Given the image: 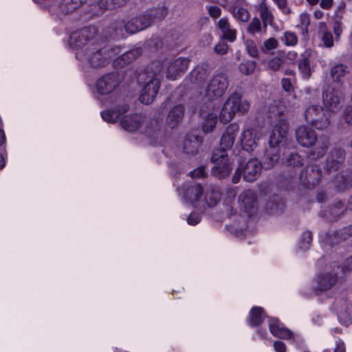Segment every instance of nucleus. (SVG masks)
<instances>
[{"mask_svg": "<svg viewBox=\"0 0 352 352\" xmlns=\"http://www.w3.org/2000/svg\"><path fill=\"white\" fill-rule=\"evenodd\" d=\"M240 131V126L236 123H232L228 125L221 139V147L223 149L222 151H225L226 150L230 149L235 142L236 137L239 134Z\"/></svg>", "mask_w": 352, "mask_h": 352, "instance_id": "nucleus-17", "label": "nucleus"}, {"mask_svg": "<svg viewBox=\"0 0 352 352\" xmlns=\"http://www.w3.org/2000/svg\"><path fill=\"white\" fill-rule=\"evenodd\" d=\"M201 140L196 135H188L184 141L183 150L186 153L194 154L197 151Z\"/></svg>", "mask_w": 352, "mask_h": 352, "instance_id": "nucleus-25", "label": "nucleus"}, {"mask_svg": "<svg viewBox=\"0 0 352 352\" xmlns=\"http://www.w3.org/2000/svg\"><path fill=\"white\" fill-rule=\"evenodd\" d=\"M343 119L348 124H352V104L348 105L343 114Z\"/></svg>", "mask_w": 352, "mask_h": 352, "instance_id": "nucleus-51", "label": "nucleus"}, {"mask_svg": "<svg viewBox=\"0 0 352 352\" xmlns=\"http://www.w3.org/2000/svg\"><path fill=\"white\" fill-rule=\"evenodd\" d=\"M94 26L85 28L80 31L72 33L68 41V46L75 52L76 58L87 67L103 66L108 60L113 58L118 54V49H101L91 42L96 34Z\"/></svg>", "mask_w": 352, "mask_h": 352, "instance_id": "nucleus-1", "label": "nucleus"}, {"mask_svg": "<svg viewBox=\"0 0 352 352\" xmlns=\"http://www.w3.org/2000/svg\"><path fill=\"white\" fill-rule=\"evenodd\" d=\"M221 199V192L217 188H212L205 196V202L209 207L215 206Z\"/></svg>", "mask_w": 352, "mask_h": 352, "instance_id": "nucleus-33", "label": "nucleus"}, {"mask_svg": "<svg viewBox=\"0 0 352 352\" xmlns=\"http://www.w3.org/2000/svg\"><path fill=\"white\" fill-rule=\"evenodd\" d=\"M151 69L153 73L152 75L144 73L140 74L138 77V83L141 87L140 101L145 104L153 102L160 87V82L157 76L162 70L161 63H153Z\"/></svg>", "mask_w": 352, "mask_h": 352, "instance_id": "nucleus-4", "label": "nucleus"}, {"mask_svg": "<svg viewBox=\"0 0 352 352\" xmlns=\"http://www.w3.org/2000/svg\"><path fill=\"white\" fill-rule=\"evenodd\" d=\"M129 0H100L99 7L102 10H112L125 5Z\"/></svg>", "mask_w": 352, "mask_h": 352, "instance_id": "nucleus-34", "label": "nucleus"}, {"mask_svg": "<svg viewBox=\"0 0 352 352\" xmlns=\"http://www.w3.org/2000/svg\"><path fill=\"white\" fill-rule=\"evenodd\" d=\"M274 348L276 352H285L286 346L282 341H275L274 342Z\"/></svg>", "mask_w": 352, "mask_h": 352, "instance_id": "nucleus-57", "label": "nucleus"}, {"mask_svg": "<svg viewBox=\"0 0 352 352\" xmlns=\"http://www.w3.org/2000/svg\"><path fill=\"white\" fill-rule=\"evenodd\" d=\"M209 14L213 18H218L221 14V9L217 6H211L208 7Z\"/></svg>", "mask_w": 352, "mask_h": 352, "instance_id": "nucleus-55", "label": "nucleus"}, {"mask_svg": "<svg viewBox=\"0 0 352 352\" xmlns=\"http://www.w3.org/2000/svg\"><path fill=\"white\" fill-rule=\"evenodd\" d=\"M345 351L344 342L338 340L336 342V346L334 348L324 349L322 352H345Z\"/></svg>", "mask_w": 352, "mask_h": 352, "instance_id": "nucleus-48", "label": "nucleus"}, {"mask_svg": "<svg viewBox=\"0 0 352 352\" xmlns=\"http://www.w3.org/2000/svg\"><path fill=\"white\" fill-rule=\"evenodd\" d=\"M262 168V163L256 158L250 160L245 164L241 163L239 166V170L243 172L244 179L249 182H254L258 177Z\"/></svg>", "mask_w": 352, "mask_h": 352, "instance_id": "nucleus-13", "label": "nucleus"}, {"mask_svg": "<svg viewBox=\"0 0 352 352\" xmlns=\"http://www.w3.org/2000/svg\"><path fill=\"white\" fill-rule=\"evenodd\" d=\"M269 329L271 333L278 338L289 339L292 338V332L277 318H272L269 320Z\"/></svg>", "mask_w": 352, "mask_h": 352, "instance_id": "nucleus-19", "label": "nucleus"}, {"mask_svg": "<svg viewBox=\"0 0 352 352\" xmlns=\"http://www.w3.org/2000/svg\"><path fill=\"white\" fill-rule=\"evenodd\" d=\"M265 317L263 309L256 306L250 309L247 321L250 327H257L263 322Z\"/></svg>", "mask_w": 352, "mask_h": 352, "instance_id": "nucleus-23", "label": "nucleus"}, {"mask_svg": "<svg viewBox=\"0 0 352 352\" xmlns=\"http://www.w3.org/2000/svg\"><path fill=\"white\" fill-rule=\"evenodd\" d=\"M250 109V104L237 93H232L224 102L220 113L219 120L223 124L231 121L236 113L242 115Z\"/></svg>", "mask_w": 352, "mask_h": 352, "instance_id": "nucleus-5", "label": "nucleus"}, {"mask_svg": "<svg viewBox=\"0 0 352 352\" xmlns=\"http://www.w3.org/2000/svg\"><path fill=\"white\" fill-rule=\"evenodd\" d=\"M241 173H243V172H241V170H239V168H238L236 171L235 175L232 177L233 183L237 184L239 182Z\"/></svg>", "mask_w": 352, "mask_h": 352, "instance_id": "nucleus-61", "label": "nucleus"}, {"mask_svg": "<svg viewBox=\"0 0 352 352\" xmlns=\"http://www.w3.org/2000/svg\"><path fill=\"white\" fill-rule=\"evenodd\" d=\"M260 16L262 19L263 25L266 27L272 23L274 16L272 12L269 10L266 5L265 0H262L258 7Z\"/></svg>", "mask_w": 352, "mask_h": 352, "instance_id": "nucleus-31", "label": "nucleus"}, {"mask_svg": "<svg viewBox=\"0 0 352 352\" xmlns=\"http://www.w3.org/2000/svg\"><path fill=\"white\" fill-rule=\"evenodd\" d=\"M139 15L132 18L125 24V30L128 33L134 34L145 29V24L142 23Z\"/></svg>", "mask_w": 352, "mask_h": 352, "instance_id": "nucleus-30", "label": "nucleus"}, {"mask_svg": "<svg viewBox=\"0 0 352 352\" xmlns=\"http://www.w3.org/2000/svg\"><path fill=\"white\" fill-rule=\"evenodd\" d=\"M284 63L283 58L280 56H275L270 59L267 63V67L272 71H278Z\"/></svg>", "mask_w": 352, "mask_h": 352, "instance_id": "nucleus-41", "label": "nucleus"}, {"mask_svg": "<svg viewBox=\"0 0 352 352\" xmlns=\"http://www.w3.org/2000/svg\"><path fill=\"white\" fill-rule=\"evenodd\" d=\"M333 30L336 36V41H338L342 32V23L340 21H336L333 23Z\"/></svg>", "mask_w": 352, "mask_h": 352, "instance_id": "nucleus-54", "label": "nucleus"}, {"mask_svg": "<svg viewBox=\"0 0 352 352\" xmlns=\"http://www.w3.org/2000/svg\"><path fill=\"white\" fill-rule=\"evenodd\" d=\"M346 267L349 270H352V258L347 260Z\"/></svg>", "mask_w": 352, "mask_h": 352, "instance_id": "nucleus-64", "label": "nucleus"}, {"mask_svg": "<svg viewBox=\"0 0 352 352\" xmlns=\"http://www.w3.org/2000/svg\"><path fill=\"white\" fill-rule=\"evenodd\" d=\"M248 31L252 34L261 31V23L258 18H253L248 25Z\"/></svg>", "mask_w": 352, "mask_h": 352, "instance_id": "nucleus-43", "label": "nucleus"}, {"mask_svg": "<svg viewBox=\"0 0 352 352\" xmlns=\"http://www.w3.org/2000/svg\"><path fill=\"white\" fill-rule=\"evenodd\" d=\"M314 14V16L318 19H321L323 16V12L319 10H316Z\"/></svg>", "mask_w": 352, "mask_h": 352, "instance_id": "nucleus-63", "label": "nucleus"}, {"mask_svg": "<svg viewBox=\"0 0 352 352\" xmlns=\"http://www.w3.org/2000/svg\"><path fill=\"white\" fill-rule=\"evenodd\" d=\"M296 138L297 142L305 147L313 146L316 140L317 135L313 129L307 126H300L296 131Z\"/></svg>", "mask_w": 352, "mask_h": 352, "instance_id": "nucleus-16", "label": "nucleus"}, {"mask_svg": "<svg viewBox=\"0 0 352 352\" xmlns=\"http://www.w3.org/2000/svg\"><path fill=\"white\" fill-rule=\"evenodd\" d=\"M286 108L283 106H273L270 108L269 118L270 124L274 128L270 138V148L267 150L265 164L267 168H272L280 159L281 153L286 150L287 133L289 129L285 119Z\"/></svg>", "mask_w": 352, "mask_h": 352, "instance_id": "nucleus-2", "label": "nucleus"}, {"mask_svg": "<svg viewBox=\"0 0 352 352\" xmlns=\"http://www.w3.org/2000/svg\"><path fill=\"white\" fill-rule=\"evenodd\" d=\"M120 83V77L116 73H110L102 76L96 82L91 91L96 98L100 96L112 92Z\"/></svg>", "mask_w": 352, "mask_h": 352, "instance_id": "nucleus-7", "label": "nucleus"}, {"mask_svg": "<svg viewBox=\"0 0 352 352\" xmlns=\"http://www.w3.org/2000/svg\"><path fill=\"white\" fill-rule=\"evenodd\" d=\"M333 0H321L320 6L323 9H329L333 6Z\"/></svg>", "mask_w": 352, "mask_h": 352, "instance_id": "nucleus-60", "label": "nucleus"}, {"mask_svg": "<svg viewBox=\"0 0 352 352\" xmlns=\"http://www.w3.org/2000/svg\"><path fill=\"white\" fill-rule=\"evenodd\" d=\"M322 44L326 47H331L333 45V38L332 34L329 32H324L321 37Z\"/></svg>", "mask_w": 352, "mask_h": 352, "instance_id": "nucleus-46", "label": "nucleus"}, {"mask_svg": "<svg viewBox=\"0 0 352 352\" xmlns=\"http://www.w3.org/2000/svg\"><path fill=\"white\" fill-rule=\"evenodd\" d=\"M256 195L250 190L243 192L239 197V204L241 210L248 212L249 209L253 208L255 205Z\"/></svg>", "mask_w": 352, "mask_h": 352, "instance_id": "nucleus-21", "label": "nucleus"}, {"mask_svg": "<svg viewBox=\"0 0 352 352\" xmlns=\"http://www.w3.org/2000/svg\"><path fill=\"white\" fill-rule=\"evenodd\" d=\"M177 190L186 204H190L194 207L199 206V198L203 192L200 184L190 182L184 184Z\"/></svg>", "mask_w": 352, "mask_h": 352, "instance_id": "nucleus-9", "label": "nucleus"}, {"mask_svg": "<svg viewBox=\"0 0 352 352\" xmlns=\"http://www.w3.org/2000/svg\"><path fill=\"white\" fill-rule=\"evenodd\" d=\"M312 241V234L309 231L303 232L300 237L299 247L302 250H306L309 248V245Z\"/></svg>", "mask_w": 352, "mask_h": 352, "instance_id": "nucleus-40", "label": "nucleus"}, {"mask_svg": "<svg viewBox=\"0 0 352 352\" xmlns=\"http://www.w3.org/2000/svg\"><path fill=\"white\" fill-rule=\"evenodd\" d=\"M338 270L333 272H324L320 274L316 280V289L326 291L330 289L337 282Z\"/></svg>", "mask_w": 352, "mask_h": 352, "instance_id": "nucleus-20", "label": "nucleus"}, {"mask_svg": "<svg viewBox=\"0 0 352 352\" xmlns=\"http://www.w3.org/2000/svg\"><path fill=\"white\" fill-rule=\"evenodd\" d=\"M283 13L287 14L290 13V10L287 7V0H272Z\"/></svg>", "mask_w": 352, "mask_h": 352, "instance_id": "nucleus-49", "label": "nucleus"}, {"mask_svg": "<svg viewBox=\"0 0 352 352\" xmlns=\"http://www.w3.org/2000/svg\"><path fill=\"white\" fill-rule=\"evenodd\" d=\"M168 14V8L164 5H159L157 7L147 10L145 12L139 15L142 23L145 24V29L152 23L162 21Z\"/></svg>", "mask_w": 352, "mask_h": 352, "instance_id": "nucleus-14", "label": "nucleus"}, {"mask_svg": "<svg viewBox=\"0 0 352 352\" xmlns=\"http://www.w3.org/2000/svg\"><path fill=\"white\" fill-rule=\"evenodd\" d=\"M219 28L223 33L225 39L233 42L236 39V30L231 29L228 20L225 18L221 19L218 22Z\"/></svg>", "mask_w": 352, "mask_h": 352, "instance_id": "nucleus-29", "label": "nucleus"}, {"mask_svg": "<svg viewBox=\"0 0 352 352\" xmlns=\"http://www.w3.org/2000/svg\"><path fill=\"white\" fill-rule=\"evenodd\" d=\"M329 147V143L328 141H326L325 142L322 143L320 148L318 151H316V154L318 157H322L324 155L326 151H327Z\"/></svg>", "mask_w": 352, "mask_h": 352, "instance_id": "nucleus-58", "label": "nucleus"}, {"mask_svg": "<svg viewBox=\"0 0 352 352\" xmlns=\"http://www.w3.org/2000/svg\"><path fill=\"white\" fill-rule=\"evenodd\" d=\"M245 48L248 53L252 57H257L258 55V49L255 43L253 41L248 40L245 43Z\"/></svg>", "mask_w": 352, "mask_h": 352, "instance_id": "nucleus-45", "label": "nucleus"}, {"mask_svg": "<svg viewBox=\"0 0 352 352\" xmlns=\"http://www.w3.org/2000/svg\"><path fill=\"white\" fill-rule=\"evenodd\" d=\"M305 118L307 123L318 130L326 129L330 124V120L324 109L316 104H311L307 108Z\"/></svg>", "mask_w": 352, "mask_h": 352, "instance_id": "nucleus-6", "label": "nucleus"}, {"mask_svg": "<svg viewBox=\"0 0 352 352\" xmlns=\"http://www.w3.org/2000/svg\"><path fill=\"white\" fill-rule=\"evenodd\" d=\"M201 221V216L195 212H192L187 218V223L190 226H196Z\"/></svg>", "mask_w": 352, "mask_h": 352, "instance_id": "nucleus-50", "label": "nucleus"}, {"mask_svg": "<svg viewBox=\"0 0 352 352\" xmlns=\"http://www.w3.org/2000/svg\"><path fill=\"white\" fill-rule=\"evenodd\" d=\"M334 308L340 323L345 326L352 324V304L347 299L337 300Z\"/></svg>", "mask_w": 352, "mask_h": 352, "instance_id": "nucleus-15", "label": "nucleus"}, {"mask_svg": "<svg viewBox=\"0 0 352 352\" xmlns=\"http://www.w3.org/2000/svg\"><path fill=\"white\" fill-rule=\"evenodd\" d=\"M208 76V72L204 65H197L190 74V80L195 85H200L204 82Z\"/></svg>", "mask_w": 352, "mask_h": 352, "instance_id": "nucleus-27", "label": "nucleus"}, {"mask_svg": "<svg viewBox=\"0 0 352 352\" xmlns=\"http://www.w3.org/2000/svg\"><path fill=\"white\" fill-rule=\"evenodd\" d=\"M303 160L297 153H292L287 160V166H298L303 164Z\"/></svg>", "mask_w": 352, "mask_h": 352, "instance_id": "nucleus-42", "label": "nucleus"}, {"mask_svg": "<svg viewBox=\"0 0 352 352\" xmlns=\"http://www.w3.org/2000/svg\"><path fill=\"white\" fill-rule=\"evenodd\" d=\"M228 85V80L226 75H215L208 85L206 90V96L210 100H216L224 94Z\"/></svg>", "mask_w": 352, "mask_h": 352, "instance_id": "nucleus-11", "label": "nucleus"}, {"mask_svg": "<svg viewBox=\"0 0 352 352\" xmlns=\"http://www.w3.org/2000/svg\"><path fill=\"white\" fill-rule=\"evenodd\" d=\"M349 72L347 66L343 64L334 65L331 70V76L334 82H342L343 78Z\"/></svg>", "mask_w": 352, "mask_h": 352, "instance_id": "nucleus-32", "label": "nucleus"}, {"mask_svg": "<svg viewBox=\"0 0 352 352\" xmlns=\"http://www.w3.org/2000/svg\"><path fill=\"white\" fill-rule=\"evenodd\" d=\"M322 102L327 111L336 113L342 107L343 94L338 90L328 88L323 91Z\"/></svg>", "mask_w": 352, "mask_h": 352, "instance_id": "nucleus-12", "label": "nucleus"}, {"mask_svg": "<svg viewBox=\"0 0 352 352\" xmlns=\"http://www.w3.org/2000/svg\"><path fill=\"white\" fill-rule=\"evenodd\" d=\"M190 59L187 57H177L168 60L165 69L166 77L170 80L179 78L188 69Z\"/></svg>", "mask_w": 352, "mask_h": 352, "instance_id": "nucleus-10", "label": "nucleus"}, {"mask_svg": "<svg viewBox=\"0 0 352 352\" xmlns=\"http://www.w3.org/2000/svg\"><path fill=\"white\" fill-rule=\"evenodd\" d=\"M340 232L333 234L330 235L329 234H325L324 235H320V241L324 245H329L333 246V244L338 243L340 242V239L344 240L346 239L345 236L340 237Z\"/></svg>", "mask_w": 352, "mask_h": 352, "instance_id": "nucleus-35", "label": "nucleus"}, {"mask_svg": "<svg viewBox=\"0 0 352 352\" xmlns=\"http://www.w3.org/2000/svg\"><path fill=\"white\" fill-rule=\"evenodd\" d=\"M129 106L121 99L116 100L111 109L100 112L102 120L108 123L120 122V126L129 132L136 131L142 124V117L138 114H127Z\"/></svg>", "mask_w": 352, "mask_h": 352, "instance_id": "nucleus-3", "label": "nucleus"}, {"mask_svg": "<svg viewBox=\"0 0 352 352\" xmlns=\"http://www.w3.org/2000/svg\"><path fill=\"white\" fill-rule=\"evenodd\" d=\"M281 83L283 88L287 91H290L292 87L291 80L289 78H283Z\"/></svg>", "mask_w": 352, "mask_h": 352, "instance_id": "nucleus-59", "label": "nucleus"}, {"mask_svg": "<svg viewBox=\"0 0 352 352\" xmlns=\"http://www.w3.org/2000/svg\"><path fill=\"white\" fill-rule=\"evenodd\" d=\"M228 44L223 39L219 41V42L214 47L215 52L220 55L226 54L228 52Z\"/></svg>", "mask_w": 352, "mask_h": 352, "instance_id": "nucleus-47", "label": "nucleus"}, {"mask_svg": "<svg viewBox=\"0 0 352 352\" xmlns=\"http://www.w3.org/2000/svg\"><path fill=\"white\" fill-rule=\"evenodd\" d=\"M239 142L243 150L252 151L257 146L254 130L252 128L244 129L239 138Z\"/></svg>", "mask_w": 352, "mask_h": 352, "instance_id": "nucleus-18", "label": "nucleus"}, {"mask_svg": "<svg viewBox=\"0 0 352 352\" xmlns=\"http://www.w3.org/2000/svg\"><path fill=\"white\" fill-rule=\"evenodd\" d=\"M36 3H45L51 6L61 7L63 6H67L71 4L72 6L67 9V11H70L76 9L78 6L85 2L86 0H33Z\"/></svg>", "mask_w": 352, "mask_h": 352, "instance_id": "nucleus-24", "label": "nucleus"}, {"mask_svg": "<svg viewBox=\"0 0 352 352\" xmlns=\"http://www.w3.org/2000/svg\"><path fill=\"white\" fill-rule=\"evenodd\" d=\"M206 175L205 168L204 166H201L197 168V169L193 170L190 173V176L192 178H201L204 177Z\"/></svg>", "mask_w": 352, "mask_h": 352, "instance_id": "nucleus-53", "label": "nucleus"}, {"mask_svg": "<svg viewBox=\"0 0 352 352\" xmlns=\"http://www.w3.org/2000/svg\"><path fill=\"white\" fill-rule=\"evenodd\" d=\"M217 123V115L214 111L208 112L204 117L202 130L204 133H210L215 128Z\"/></svg>", "mask_w": 352, "mask_h": 352, "instance_id": "nucleus-28", "label": "nucleus"}, {"mask_svg": "<svg viewBox=\"0 0 352 352\" xmlns=\"http://www.w3.org/2000/svg\"><path fill=\"white\" fill-rule=\"evenodd\" d=\"M231 12L235 19L242 22H247L250 17V12L243 8L234 7Z\"/></svg>", "mask_w": 352, "mask_h": 352, "instance_id": "nucleus-36", "label": "nucleus"}, {"mask_svg": "<svg viewBox=\"0 0 352 352\" xmlns=\"http://www.w3.org/2000/svg\"><path fill=\"white\" fill-rule=\"evenodd\" d=\"M298 67L303 78L308 79L311 74L309 59L302 58L299 62Z\"/></svg>", "mask_w": 352, "mask_h": 352, "instance_id": "nucleus-37", "label": "nucleus"}, {"mask_svg": "<svg viewBox=\"0 0 352 352\" xmlns=\"http://www.w3.org/2000/svg\"><path fill=\"white\" fill-rule=\"evenodd\" d=\"M285 44L287 46H294L298 42V37L293 32H286L284 34Z\"/></svg>", "mask_w": 352, "mask_h": 352, "instance_id": "nucleus-44", "label": "nucleus"}, {"mask_svg": "<svg viewBox=\"0 0 352 352\" xmlns=\"http://www.w3.org/2000/svg\"><path fill=\"white\" fill-rule=\"evenodd\" d=\"M184 113V107L179 104L173 107L170 111L166 120L170 128H175L182 121Z\"/></svg>", "mask_w": 352, "mask_h": 352, "instance_id": "nucleus-22", "label": "nucleus"}, {"mask_svg": "<svg viewBox=\"0 0 352 352\" xmlns=\"http://www.w3.org/2000/svg\"><path fill=\"white\" fill-rule=\"evenodd\" d=\"M287 57L289 59L292 60H294L297 57V53L295 52H289L288 54H287Z\"/></svg>", "mask_w": 352, "mask_h": 352, "instance_id": "nucleus-62", "label": "nucleus"}, {"mask_svg": "<svg viewBox=\"0 0 352 352\" xmlns=\"http://www.w3.org/2000/svg\"><path fill=\"white\" fill-rule=\"evenodd\" d=\"M256 68V63L252 60H248L239 65V69L241 74L245 75L252 74Z\"/></svg>", "mask_w": 352, "mask_h": 352, "instance_id": "nucleus-38", "label": "nucleus"}, {"mask_svg": "<svg viewBox=\"0 0 352 352\" xmlns=\"http://www.w3.org/2000/svg\"><path fill=\"white\" fill-rule=\"evenodd\" d=\"M299 24L298 25L300 27L303 33H307L308 27L310 24V15L307 12H303L299 15Z\"/></svg>", "mask_w": 352, "mask_h": 352, "instance_id": "nucleus-39", "label": "nucleus"}, {"mask_svg": "<svg viewBox=\"0 0 352 352\" xmlns=\"http://www.w3.org/2000/svg\"><path fill=\"white\" fill-rule=\"evenodd\" d=\"M142 54V50L140 48L133 49L128 51L121 56H120L115 61L114 64L116 66L123 67L125 64L129 63L133 60L136 59Z\"/></svg>", "mask_w": 352, "mask_h": 352, "instance_id": "nucleus-26", "label": "nucleus"}, {"mask_svg": "<svg viewBox=\"0 0 352 352\" xmlns=\"http://www.w3.org/2000/svg\"><path fill=\"white\" fill-rule=\"evenodd\" d=\"M335 182L339 190H344L348 186V182L342 177H337Z\"/></svg>", "mask_w": 352, "mask_h": 352, "instance_id": "nucleus-56", "label": "nucleus"}, {"mask_svg": "<svg viewBox=\"0 0 352 352\" xmlns=\"http://www.w3.org/2000/svg\"><path fill=\"white\" fill-rule=\"evenodd\" d=\"M263 45L267 50H273L278 47V41L274 38H270L264 41Z\"/></svg>", "mask_w": 352, "mask_h": 352, "instance_id": "nucleus-52", "label": "nucleus"}, {"mask_svg": "<svg viewBox=\"0 0 352 352\" xmlns=\"http://www.w3.org/2000/svg\"><path fill=\"white\" fill-rule=\"evenodd\" d=\"M212 162L215 166L212 168V174L219 178H224L230 175L232 170V162L228 159L223 151H217L212 154Z\"/></svg>", "mask_w": 352, "mask_h": 352, "instance_id": "nucleus-8", "label": "nucleus"}]
</instances>
